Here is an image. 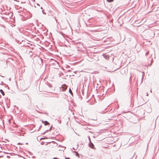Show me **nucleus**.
<instances>
[{
    "mask_svg": "<svg viewBox=\"0 0 159 159\" xmlns=\"http://www.w3.org/2000/svg\"><path fill=\"white\" fill-rule=\"evenodd\" d=\"M69 92L71 94H72V91L71 90V89H69Z\"/></svg>",
    "mask_w": 159,
    "mask_h": 159,
    "instance_id": "nucleus-9",
    "label": "nucleus"
},
{
    "mask_svg": "<svg viewBox=\"0 0 159 159\" xmlns=\"http://www.w3.org/2000/svg\"><path fill=\"white\" fill-rule=\"evenodd\" d=\"M144 104V103L142 104L141 105V106L142 105H143Z\"/></svg>",
    "mask_w": 159,
    "mask_h": 159,
    "instance_id": "nucleus-14",
    "label": "nucleus"
},
{
    "mask_svg": "<svg viewBox=\"0 0 159 159\" xmlns=\"http://www.w3.org/2000/svg\"><path fill=\"white\" fill-rule=\"evenodd\" d=\"M108 2H112L113 1V0H107Z\"/></svg>",
    "mask_w": 159,
    "mask_h": 159,
    "instance_id": "nucleus-11",
    "label": "nucleus"
},
{
    "mask_svg": "<svg viewBox=\"0 0 159 159\" xmlns=\"http://www.w3.org/2000/svg\"><path fill=\"white\" fill-rule=\"evenodd\" d=\"M0 92L2 94V95L3 96L5 94H4V92L2 89L0 90Z\"/></svg>",
    "mask_w": 159,
    "mask_h": 159,
    "instance_id": "nucleus-7",
    "label": "nucleus"
},
{
    "mask_svg": "<svg viewBox=\"0 0 159 159\" xmlns=\"http://www.w3.org/2000/svg\"><path fill=\"white\" fill-rule=\"evenodd\" d=\"M148 60V63H149V61H150V64H148V65L149 66H151L152 63L153 62V59L152 58V59H151L150 60Z\"/></svg>",
    "mask_w": 159,
    "mask_h": 159,
    "instance_id": "nucleus-4",
    "label": "nucleus"
},
{
    "mask_svg": "<svg viewBox=\"0 0 159 159\" xmlns=\"http://www.w3.org/2000/svg\"><path fill=\"white\" fill-rule=\"evenodd\" d=\"M154 59H155V54H154Z\"/></svg>",
    "mask_w": 159,
    "mask_h": 159,
    "instance_id": "nucleus-12",
    "label": "nucleus"
},
{
    "mask_svg": "<svg viewBox=\"0 0 159 159\" xmlns=\"http://www.w3.org/2000/svg\"><path fill=\"white\" fill-rule=\"evenodd\" d=\"M42 122H43V123L45 125H47L49 124V123L47 121H42Z\"/></svg>",
    "mask_w": 159,
    "mask_h": 159,
    "instance_id": "nucleus-6",
    "label": "nucleus"
},
{
    "mask_svg": "<svg viewBox=\"0 0 159 159\" xmlns=\"http://www.w3.org/2000/svg\"><path fill=\"white\" fill-rule=\"evenodd\" d=\"M54 146L53 145L51 144L49 146H47V149L46 151L51 150L53 149L54 148Z\"/></svg>",
    "mask_w": 159,
    "mask_h": 159,
    "instance_id": "nucleus-2",
    "label": "nucleus"
},
{
    "mask_svg": "<svg viewBox=\"0 0 159 159\" xmlns=\"http://www.w3.org/2000/svg\"><path fill=\"white\" fill-rule=\"evenodd\" d=\"M144 74V73L143 72H142V78H141V83L142 82H143V81H142V80L143 79V74Z\"/></svg>",
    "mask_w": 159,
    "mask_h": 159,
    "instance_id": "nucleus-8",
    "label": "nucleus"
},
{
    "mask_svg": "<svg viewBox=\"0 0 159 159\" xmlns=\"http://www.w3.org/2000/svg\"><path fill=\"white\" fill-rule=\"evenodd\" d=\"M89 147L93 149L94 148V145L91 142H90L89 144Z\"/></svg>",
    "mask_w": 159,
    "mask_h": 159,
    "instance_id": "nucleus-5",
    "label": "nucleus"
},
{
    "mask_svg": "<svg viewBox=\"0 0 159 159\" xmlns=\"http://www.w3.org/2000/svg\"><path fill=\"white\" fill-rule=\"evenodd\" d=\"M147 93V96H148V93Z\"/></svg>",
    "mask_w": 159,
    "mask_h": 159,
    "instance_id": "nucleus-13",
    "label": "nucleus"
},
{
    "mask_svg": "<svg viewBox=\"0 0 159 159\" xmlns=\"http://www.w3.org/2000/svg\"><path fill=\"white\" fill-rule=\"evenodd\" d=\"M148 13V12L146 11H144L143 12H142L141 15V19L142 20H143L144 19V17L147 15Z\"/></svg>",
    "mask_w": 159,
    "mask_h": 159,
    "instance_id": "nucleus-1",
    "label": "nucleus"
},
{
    "mask_svg": "<svg viewBox=\"0 0 159 159\" xmlns=\"http://www.w3.org/2000/svg\"><path fill=\"white\" fill-rule=\"evenodd\" d=\"M61 88L62 89V91H64L66 89L67 86L66 84H64L62 85Z\"/></svg>",
    "mask_w": 159,
    "mask_h": 159,
    "instance_id": "nucleus-3",
    "label": "nucleus"
},
{
    "mask_svg": "<svg viewBox=\"0 0 159 159\" xmlns=\"http://www.w3.org/2000/svg\"><path fill=\"white\" fill-rule=\"evenodd\" d=\"M149 53V51H148L147 52H146L145 53V55H147Z\"/></svg>",
    "mask_w": 159,
    "mask_h": 159,
    "instance_id": "nucleus-10",
    "label": "nucleus"
}]
</instances>
